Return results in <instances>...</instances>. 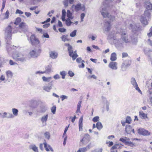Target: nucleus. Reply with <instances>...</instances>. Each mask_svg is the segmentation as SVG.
I'll use <instances>...</instances> for the list:
<instances>
[{
    "label": "nucleus",
    "mask_w": 152,
    "mask_h": 152,
    "mask_svg": "<svg viewBox=\"0 0 152 152\" xmlns=\"http://www.w3.org/2000/svg\"><path fill=\"white\" fill-rule=\"evenodd\" d=\"M120 140L122 142H123L125 144H126L127 142L125 140L124 137H123V138H121L120 139Z\"/></svg>",
    "instance_id": "obj_61"
},
{
    "label": "nucleus",
    "mask_w": 152,
    "mask_h": 152,
    "mask_svg": "<svg viewBox=\"0 0 152 152\" xmlns=\"http://www.w3.org/2000/svg\"><path fill=\"white\" fill-rule=\"evenodd\" d=\"M30 148L32 149L35 152H38V149L35 145H32L30 146Z\"/></svg>",
    "instance_id": "obj_28"
},
{
    "label": "nucleus",
    "mask_w": 152,
    "mask_h": 152,
    "mask_svg": "<svg viewBox=\"0 0 152 152\" xmlns=\"http://www.w3.org/2000/svg\"><path fill=\"white\" fill-rule=\"evenodd\" d=\"M67 16L68 18V19H72L73 18L72 13L70 11V10H67Z\"/></svg>",
    "instance_id": "obj_30"
},
{
    "label": "nucleus",
    "mask_w": 152,
    "mask_h": 152,
    "mask_svg": "<svg viewBox=\"0 0 152 152\" xmlns=\"http://www.w3.org/2000/svg\"><path fill=\"white\" fill-rule=\"evenodd\" d=\"M52 66L51 65H48L45 68V73H49L50 72L51 70Z\"/></svg>",
    "instance_id": "obj_32"
},
{
    "label": "nucleus",
    "mask_w": 152,
    "mask_h": 152,
    "mask_svg": "<svg viewBox=\"0 0 152 152\" xmlns=\"http://www.w3.org/2000/svg\"><path fill=\"white\" fill-rule=\"evenodd\" d=\"M48 115L47 114L45 115L42 117L41 120L42 123H44V122H46L48 118Z\"/></svg>",
    "instance_id": "obj_34"
},
{
    "label": "nucleus",
    "mask_w": 152,
    "mask_h": 152,
    "mask_svg": "<svg viewBox=\"0 0 152 152\" xmlns=\"http://www.w3.org/2000/svg\"><path fill=\"white\" fill-rule=\"evenodd\" d=\"M96 126L97 129L99 130L101 129L103 127L102 124L100 122H98L96 123Z\"/></svg>",
    "instance_id": "obj_35"
},
{
    "label": "nucleus",
    "mask_w": 152,
    "mask_h": 152,
    "mask_svg": "<svg viewBox=\"0 0 152 152\" xmlns=\"http://www.w3.org/2000/svg\"><path fill=\"white\" fill-rule=\"evenodd\" d=\"M70 19H68L65 20L66 25L67 26H70L71 23H73V22L70 21Z\"/></svg>",
    "instance_id": "obj_39"
},
{
    "label": "nucleus",
    "mask_w": 152,
    "mask_h": 152,
    "mask_svg": "<svg viewBox=\"0 0 152 152\" xmlns=\"http://www.w3.org/2000/svg\"><path fill=\"white\" fill-rule=\"evenodd\" d=\"M6 75L8 78H12L13 75L12 73L10 71H8L6 72Z\"/></svg>",
    "instance_id": "obj_38"
},
{
    "label": "nucleus",
    "mask_w": 152,
    "mask_h": 152,
    "mask_svg": "<svg viewBox=\"0 0 152 152\" xmlns=\"http://www.w3.org/2000/svg\"><path fill=\"white\" fill-rule=\"evenodd\" d=\"M43 144L44 145V147L45 148V149L47 151H50V150L52 151H53V150L51 146L49 145H47L46 142H44Z\"/></svg>",
    "instance_id": "obj_20"
},
{
    "label": "nucleus",
    "mask_w": 152,
    "mask_h": 152,
    "mask_svg": "<svg viewBox=\"0 0 152 152\" xmlns=\"http://www.w3.org/2000/svg\"><path fill=\"white\" fill-rule=\"evenodd\" d=\"M131 84L139 92L142 94V92L139 88L138 85L136 82L135 79L134 78H132L131 79Z\"/></svg>",
    "instance_id": "obj_10"
},
{
    "label": "nucleus",
    "mask_w": 152,
    "mask_h": 152,
    "mask_svg": "<svg viewBox=\"0 0 152 152\" xmlns=\"http://www.w3.org/2000/svg\"><path fill=\"white\" fill-rule=\"evenodd\" d=\"M130 39L128 38V36L126 32L124 30H122L121 32V39H118L115 43L116 47H119L122 46L124 42L126 43L129 42Z\"/></svg>",
    "instance_id": "obj_1"
},
{
    "label": "nucleus",
    "mask_w": 152,
    "mask_h": 152,
    "mask_svg": "<svg viewBox=\"0 0 152 152\" xmlns=\"http://www.w3.org/2000/svg\"><path fill=\"white\" fill-rule=\"evenodd\" d=\"M131 38L132 39V42L134 43H136L137 42V35L135 36L133 35V36H131Z\"/></svg>",
    "instance_id": "obj_33"
},
{
    "label": "nucleus",
    "mask_w": 152,
    "mask_h": 152,
    "mask_svg": "<svg viewBox=\"0 0 152 152\" xmlns=\"http://www.w3.org/2000/svg\"><path fill=\"white\" fill-rule=\"evenodd\" d=\"M41 51V49H39L37 50L35 49L32 50L29 53L30 55L33 57H37L39 55Z\"/></svg>",
    "instance_id": "obj_9"
},
{
    "label": "nucleus",
    "mask_w": 152,
    "mask_h": 152,
    "mask_svg": "<svg viewBox=\"0 0 152 152\" xmlns=\"http://www.w3.org/2000/svg\"><path fill=\"white\" fill-rule=\"evenodd\" d=\"M150 15V13L148 11V10H146L145 11L144 15V16L146 17H148Z\"/></svg>",
    "instance_id": "obj_51"
},
{
    "label": "nucleus",
    "mask_w": 152,
    "mask_h": 152,
    "mask_svg": "<svg viewBox=\"0 0 152 152\" xmlns=\"http://www.w3.org/2000/svg\"><path fill=\"white\" fill-rule=\"evenodd\" d=\"M109 18L110 21L111 22L115 20V17L113 16H111L110 15L109 18Z\"/></svg>",
    "instance_id": "obj_54"
},
{
    "label": "nucleus",
    "mask_w": 152,
    "mask_h": 152,
    "mask_svg": "<svg viewBox=\"0 0 152 152\" xmlns=\"http://www.w3.org/2000/svg\"><path fill=\"white\" fill-rule=\"evenodd\" d=\"M119 144H116L113 146L111 148V152H117L116 149L119 148L120 147L119 146Z\"/></svg>",
    "instance_id": "obj_26"
},
{
    "label": "nucleus",
    "mask_w": 152,
    "mask_h": 152,
    "mask_svg": "<svg viewBox=\"0 0 152 152\" xmlns=\"http://www.w3.org/2000/svg\"><path fill=\"white\" fill-rule=\"evenodd\" d=\"M68 35L67 34H65L62 35L61 37V38L62 40L64 42L66 41H69L70 39L68 38Z\"/></svg>",
    "instance_id": "obj_25"
},
{
    "label": "nucleus",
    "mask_w": 152,
    "mask_h": 152,
    "mask_svg": "<svg viewBox=\"0 0 152 152\" xmlns=\"http://www.w3.org/2000/svg\"><path fill=\"white\" fill-rule=\"evenodd\" d=\"M64 45L68 47L67 50L69 51V55L72 58L73 60H75L77 57L78 55L77 53H73L72 46L69 43H65Z\"/></svg>",
    "instance_id": "obj_3"
},
{
    "label": "nucleus",
    "mask_w": 152,
    "mask_h": 152,
    "mask_svg": "<svg viewBox=\"0 0 152 152\" xmlns=\"http://www.w3.org/2000/svg\"><path fill=\"white\" fill-rule=\"evenodd\" d=\"M14 117V115L11 113H7V115H6V118H12Z\"/></svg>",
    "instance_id": "obj_45"
},
{
    "label": "nucleus",
    "mask_w": 152,
    "mask_h": 152,
    "mask_svg": "<svg viewBox=\"0 0 152 152\" xmlns=\"http://www.w3.org/2000/svg\"><path fill=\"white\" fill-rule=\"evenodd\" d=\"M131 121V118L130 117L128 116L127 117L126 120V123H127L128 124H130V122Z\"/></svg>",
    "instance_id": "obj_53"
},
{
    "label": "nucleus",
    "mask_w": 152,
    "mask_h": 152,
    "mask_svg": "<svg viewBox=\"0 0 152 152\" xmlns=\"http://www.w3.org/2000/svg\"><path fill=\"white\" fill-rule=\"evenodd\" d=\"M12 111L14 115L16 116L18 115V109L15 108H12Z\"/></svg>",
    "instance_id": "obj_37"
},
{
    "label": "nucleus",
    "mask_w": 152,
    "mask_h": 152,
    "mask_svg": "<svg viewBox=\"0 0 152 152\" xmlns=\"http://www.w3.org/2000/svg\"><path fill=\"white\" fill-rule=\"evenodd\" d=\"M68 0H64V4L65 7H66L68 6Z\"/></svg>",
    "instance_id": "obj_57"
},
{
    "label": "nucleus",
    "mask_w": 152,
    "mask_h": 152,
    "mask_svg": "<svg viewBox=\"0 0 152 152\" xmlns=\"http://www.w3.org/2000/svg\"><path fill=\"white\" fill-rule=\"evenodd\" d=\"M59 31L61 32H64L66 31V29L64 28H60L58 29Z\"/></svg>",
    "instance_id": "obj_60"
},
{
    "label": "nucleus",
    "mask_w": 152,
    "mask_h": 152,
    "mask_svg": "<svg viewBox=\"0 0 152 152\" xmlns=\"http://www.w3.org/2000/svg\"><path fill=\"white\" fill-rule=\"evenodd\" d=\"M129 28V29H131L132 31L134 33L135 32V31L137 32L139 30V27L136 26L135 24H130ZM135 33L137 34V32H135Z\"/></svg>",
    "instance_id": "obj_13"
},
{
    "label": "nucleus",
    "mask_w": 152,
    "mask_h": 152,
    "mask_svg": "<svg viewBox=\"0 0 152 152\" xmlns=\"http://www.w3.org/2000/svg\"><path fill=\"white\" fill-rule=\"evenodd\" d=\"M144 6L147 10H152V4L149 1L147 0L144 2Z\"/></svg>",
    "instance_id": "obj_12"
},
{
    "label": "nucleus",
    "mask_w": 152,
    "mask_h": 152,
    "mask_svg": "<svg viewBox=\"0 0 152 152\" xmlns=\"http://www.w3.org/2000/svg\"><path fill=\"white\" fill-rule=\"evenodd\" d=\"M68 74L70 77H73L74 75V73L72 71H69L68 72Z\"/></svg>",
    "instance_id": "obj_59"
},
{
    "label": "nucleus",
    "mask_w": 152,
    "mask_h": 152,
    "mask_svg": "<svg viewBox=\"0 0 152 152\" xmlns=\"http://www.w3.org/2000/svg\"><path fill=\"white\" fill-rule=\"evenodd\" d=\"M42 78L44 81L45 82H49L51 79L52 78L51 77H46L45 76H43L42 77Z\"/></svg>",
    "instance_id": "obj_36"
},
{
    "label": "nucleus",
    "mask_w": 152,
    "mask_h": 152,
    "mask_svg": "<svg viewBox=\"0 0 152 152\" xmlns=\"http://www.w3.org/2000/svg\"><path fill=\"white\" fill-rule=\"evenodd\" d=\"M53 81L50 82L48 84V85H45L42 88L44 91L47 92H50V90L52 88V87L53 86V84L52 83Z\"/></svg>",
    "instance_id": "obj_11"
},
{
    "label": "nucleus",
    "mask_w": 152,
    "mask_h": 152,
    "mask_svg": "<svg viewBox=\"0 0 152 152\" xmlns=\"http://www.w3.org/2000/svg\"><path fill=\"white\" fill-rule=\"evenodd\" d=\"M87 150V148L83 147L79 148L77 152H86Z\"/></svg>",
    "instance_id": "obj_41"
},
{
    "label": "nucleus",
    "mask_w": 152,
    "mask_h": 152,
    "mask_svg": "<svg viewBox=\"0 0 152 152\" xmlns=\"http://www.w3.org/2000/svg\"><path fill=\"white\" fill-rule=\"evenodd\" d=\"M76 32L77 31L76 30H75L70 34V36L72 37H74L76 35Z\"/></svg>",
    "instance_id": "obj_46"
},
{
    "label": "nucleus",
    "mask_w": 152,
    "mask_h": 152,
    "mask_svg": "<svg viewBox=\"0 0 152 152\" xmlns=\"http://www.w3.org/2000/svg\"><path fill=\"white\" fill-rule=\"evenodd\" d=\"M128 55L127 53H122V58H124L126 57H128Z\"/></svg>",
    "instance_id": "obj_62"
},
{
    "label": "nucleus",
    "mask_w": 152,
    "mask_h": 152,
    "mask_svg": "<svg viewBox=\"0 0 152 152\" xmlns=\"http://www.w3.org/2000/svg\"><path fill=\"white\" fill-rule=\"evenodd\" d=\"M75 10H85V7L83 5L78 4L75 6Z\"/></svg>",
    "instance_id": "obj_21"
},
{
    "label": "nucleus",
    "mask_w": 152,
    "mask_h": 152,
    "mask_svg": "<svg viewBox=\"0 0 152 152\" xmlns=\"http://www.w3.org/2000/svg\"><path fill=\"white\" fill-rule=\"evenodd\" d=\"M101 13L104 18H109L110 14L107 10H102L100 11Z\"/></svg>",
    "instance_id": "obj_19"
},
{
    "label": "nucleus",
    "mask_w": 152,
    "mask_h": 152,
    "mask_svg": "<svg viewBox=\"0 0 152 152\" xmlns=\"http://www.w3.org/2000/svg\"><path fill=\"white\" fill-rule=\"evenodd\" d=\"M116 54L115 53H112L111 55L110 60L112 61H114L116 60Z\"/></svg>",
    "instance_id": "obj_29"
},
{
    "label": "nucleus",
    "mask_w": 152,
    "mask_h": 152,
    "mask_svg": "<svg viewBox=\"0 0 152 152\" xmlns=\"http://www.w3.org/2000/svg\"><path fill=\"white\" fill-rule=\"evenodd\" d=\"M147 55L150 59L152 61V51L149 50L148 52Z\"/></svg>",
    "instance_id": "obj_43"
},
{
    "label": "nucleus",
    "mask_w": 152,
    "mask_h": 152,
    "mask_svg": "<svg viewBox=\"0 0 152 152\" xmlns=\"http://www.w3.org/2000/svg\"><path fill=\"white\" fill-rule=\"evenodd\" d=\"M44 135L46 138L48 140L50 138V134L49 132H46L45 133Z\"/></svg>",
    "instance_id": "obj_48"
},
{
    "label": "nucleus",
    "mask_w": 152,
    "mask_h": 152,
    "mask_svg": "<svg viewBox=\"0 0 152 152\" xmlns=\"http://www.w3.org/2000/svg\"><path fill=\"white\" fill-rule=\"evenodd\" d=\"M83 117L82 116L80 118L79 121V131H82L83 130Z\"/></svg>",
    "instance_id": "obj_23"
},
{
    "label": "nucleus",
    "mask_w": 152,
    "mask_h": 152,
    "mask_svg": "<svg viewBox=\"0 0 152 152\" xmlns=\"http://www.w3.org/2000/svg\"><path fill=\"white\" fill-rule=\"evenodd\" d=\"M140 20L142 23L145 26L148 24V22L146 19V17L144 16H142L141 17Z\"/></svg>",
    "instance_id": "obj_16"
},
{
    "label": "nucleus",
    "mask_w": 152,
    "mask_h": 152,
    "mask_svg": "<svg viewBox=\"0 0 152 152\" xmlns=\"http://www.w3.org/2000/svg\"><path fill=\"white\" fill-rule=\"evenodd\" d=\"M82 101H79V102L78 103L77 106V110L76 111V113H77L79 112L80 113V108L81 107V104Z\"/></svg>",
    "instance_id": "obj_31"
},
{
    "label": "nucleus",
    "mask_w": 152,
    "mask_h": 152,
    "mask_svg": "<svg viewBox=\"0 0 152 152\" xmlns=\"http://www.w3.org/2000/svg\"><path fill=\"white\" fill-rule=\"evenodd\" d=\"M126 145L132 147H133L135 145V143H134L132 142L129 141H127Z\"/></svg>",
    "instance_id": "obj_42"
},
{
    "label": "nucleus",
    "mask_w": 152,
    "mask_h": 152,
    "mask_svg": "<svg viewBox=\"0 0 152 152\" xmlns=\"http://www.w3.org/2000/svg\"><path fill=\"white\" fill-rule=\"evenodd\" d=\"M124 62L121 65V69L123 71H125L127 67L131 64V61L129 60H125L123 59Z\"/></svg>",
    "instance_id": "obj_6"
},
{
    "label": "nucleus",
    "mask_w": 152,
    "mask_h": 152,
    "mask_svg": "<svg viewBox=\"0 0 152 152\" xmlns=\"http://www.w3.org/2000/svg\"><path fill=\"white\" fill-rule=\"evenodd\" d=\"M115 32H112L110 33L108 36L107 39H108L110 40H115V43L116 42L117 40L115 39Z\"/></svg>",
    "instance_id": "obj_15"
},
{
    "label": "nucleus",
    "mask_w": 152,
    "mask_h": 152,
    "mask_svg": "<svg viewBox=\"0 0 152 152\" xmlns=\"http://www.w3.org/2000/svg\"><path fill=\"white\" fill-rule=\"evenodd\" d=\"M90 140V135L88 134H85L83 138L80 140V145H82V144L84 145L88 143Z\"/></svg>",
    "instance_id": "obj_5"
},
{
    "label": "nucleus",
    "mask_w": 152,
    "mask_h": 152,
    "mask_svg": "<svg viewBox=\"0 0 152 152\" xmlns=\"http://www.w3.org/2000/svg\"><path fill=\"white\" fill-rule=\"evenodd\" d=\"M85 16V14L84 13H82L80 15L81 22L83 21V18Z\"/></svg>",
    "instance_id": "obj_56"
},
{
    "label": "nucleus",
    "mask_w": 152,
    "mask_h": 152,
    "mask_svg": "<svg viewBox=\"0 0 152 152\" xmlns=\"http://www.w3.org/2000/svg\"><path fill=\"white\" fill-rule=\"evenodd\" d=\"M102 149L100 148L95 150L93 152H102Z\"/></svg>",
    "instance_id": "obj_63"
},
{
    "label": "nucleus",
    "mask_w": 152,
    "mask_h": 152,
    "mask_svg": "<svg viewBox=\"0 0 152 152\" xmlns=\"http://www.w3.org/2000/svg\"><path fill=\"white\" fill-rule=\"evenodd\" d=\"M150 32L147 34V35L149 37L152 36V26L149 29Z\"/></svg>",
    "instance_id": "obj_52"
},
{
    "label": "nucleus",
    "mask_w": 152,
    "mask_h": 152,
    "mask_svg": "<svg viewBox=\"0 0 152 152\" xmlns=\"http://www.w3.org/2000/svg\"><path fill=\"white\" fill-rule=\"evenodd\" d=\"M20 28L22 29L23 31H27L28 29V26L25 23H22L19 25Z\"/></svg>",
    "instance_id": "obj_17"
},
{
    "label": "nucleus",
    "mask_w": 152,
    "mask_h": 152,
    "mask_svg": "<svg viewBox=\"0 0 152 152\" xmlns=\"http://www.w3.org/2000/svg\"><path fill=\"white\" fill-rule=\"evenodd\" d=\"M61 97L62 98L61 100L62 101H63L64 99H67V96L64 95H62Z\"/></svg>",
    "instance_id": "obj_58"
},
{
    "label": "nucleus",
    "mask_w": 152,
    "mask_h": 152,
    "mask_svg": "<svg viewBox=\"0 0 152 152\" xmlns=\"http://www.w3.org/2000/svg\"><path fill=\"white\" fill-rule=\"evenodd\" d=\"M99 116H96L94 117L92 119V121L93 122H97L99 120Z\"/></svg>",
    "instance_id": "obj_55"
},
{
    "label": "nucleus",
    "mask_w": 152,
    "mask_h": 152,
    "mask_svg": "<svg viewBox=\"0 0 152 152\" xmlns=\"http://www.w3.org/2000/svg\"><path fill=\"white\" fill-rule=\"evenodd\" d=\"M31 44L33 45H36L39 43V40L34 35H32L30 37Z\"/></svg>",
    "instance_id": "obj_7"
},
{
    "label": "nucleus",
    "mask_w": 152,
    "mask_h": 152,
    "mask_svg": "<svg viewBox=\"0 0 152 152\" xmlns=\"http://www.w3.org/2000/svg\"><path fill=\"white\" fill-rule=\"evenodd\" d=\"M57 53L55 51H51L50 52V57L52 58H57Z\"/></svg>",
    "instance_id": "obj_22"
},
{
    "label": "nucleus",
    "mask_w": 152,
    "mask_h": 152,
    "mask_svg": "<svg viewBox=\"0 0 152 152\" xmlns=\"http://www.w3.org/2000/svg\"><path fill=\"white\" fill-rule=\"evenodd\" d=\"M10 13L8 10H7L5 12V16L3 19V20L7 19L8 18L9 16V15Z\"/></svg>",
    "instance_id": "obj_44"
},
{
    "label": "nucleus",
    "mask_w": 152,
    "mask_h": 152,
    "mask_svg": "<svg viewBox=\"0 0 152 152\" xmlns=\"http://www.w3.org/2000/svg\"><path fill=\"white\" fill-rule=\"evenodd\" d=\"M60 74L62 76V78L63 79H64L65 78V76L66 75L65 71H64L60 72Z\"/></svg>",
    "instance_id": "obj_49"
},
{
    "label": "nucleus",
    "mask_w": 152,
    "mask_h": 152,
    "mask_svg": "<svg viewBox=\"0 0 152 152\" xmlns=\"http://www.w3.org/2000/svg\"><path fill=\"white\" fill-rule=\"evenodd\" d=\"M137 132L140 135L146 136L150 135V132L143 128H140L138 129Z\"/></svg>",
    "instance_id": "obj_8"
},
{
    "label": "nucleus",
    "mask_w": 152,
    "mask_h": 152,
    "mask_svg": "<svg viewBox=\"0 0 152 152\" xmlns=\"http://www.w3.org/2000/svg\"><path fill=\"white\" fill-rule=\"evenodd\" d=\"M12 28L11 26L9 25L5 29V38L7 41V44H10V40L11 39Z\"/></svg>",
    "instance_id": "obj_2"
},
{
    "label": "nucleus",
    "mask_w": 152,
    "mask_h": 152,
    "mask_svg": "<svg viewBox=\"0 0 152 152\" xmlns=\"http://www.w3.org/2000/svg\"><path fill=\"white\" fill-rule=\"evenodd\" d=\"M139 115L142 118L145 119L146 118H147V115L144 113L142 111H140L139 112Z\"/></svg>",
    "instance_id": "obj_27"
},
{
    "label": "nucleus",
    "mask_w": 152,
    "mask_h": 152,
    "mask_svg": "<svg viewBox=\"0 0 152 152\" xmlns=\"http://www.w3.org/2000/svg\"><path fill=\"white\" fill-rule=\"evenodd\" d=\"M125 131L128 134H130L132 130V127L129 125H127L126 126Z\"/></svg>",
    "instance_id": "obj_24"
},
{
    "label": "nucleus",
    "mask_w": 152,
    "mask_h": 152,
    "mask_svg": "<svg viewBox=\"0 0 152 152\" xmlns=\"http://www.w3.org/2000/svg\"><path fill=\"white\" fill-rule=\"evenodd\" d=\"M111 25L110 23L108 21L105 23L104 24V29L105 31H108L111 28Z\"/></svg>",
    "instance_id": "obj_18"
},
{
    "label": "nucleus",
    "mask_w": 152,
    "mask_h": 152,
    "mask_svg": "<svg viewBox=\"0 0 152 152\" xmlns=\"http://www.w3.org/2000/svg\"><path fill=\"white\" fill-rule=\"evenodd\" d=\"M148 44L152 47V41L150 39H148Z\"/></svg>",
    "instance_id": "obj_64"
},
{
    "label": "nucleus",
    "mask_w": 152,
    "mask_h": 152,
    "mask_svg": "<svg viewBox=\"0 0 152 152\" xmlns=\"http://www.w3.org/2000/svg\"><path fill=\"white\" fill-rule=\"evenodd\" d=\"M7 115V113L4 112L0 113V118H6V115Z\"/></svg>",
    "instance_id": "obj_40"
},
{
    "label": "nucleus",
    "mask_w": 152,
    "mask_h": 152,
    "mask_svg": "<svg viewBox=\"0 0 152 152\" xmlns=\"http://www.w3.org/2000/svg\"><path fill=\"white\" fill-rule=\"evenodd\" d=\"M21 19L19 18H17L15 20V21L14 23L16 25H17L18 23L21 21Z\"/></svg>",
    "instance_id": "obj_47"
},
{
    "label": "nucleus",
    "mask_w": 152,
    "mask_h": 152,
    "mask_svg": "<svg viewBox=\"0 0 152 152\" xmlns=\"http://www.w3.org/2000/svg\"><path fill=\"white\" fill-rule=\"evenodd\" d=\"M56 106H53L51 109V111L53 114L56 113Z\"/></svg>",
    "instance_id": "obj_50"
},
{
    "label": "nucleus",
    "mask_w": 152,
    "mask_h": 152,
    "mask_svg": "<svg viewBox=\"0 0 152 152\" xmlns=\"http://www.w3.org/2000/svg\"><path fill=\"white\" fill-rule=\"evenodd\" d=\"M23 56L20 53H18L13 55V58L16 61H20L24 62L26 61L25 58L23 57Z\"/></svg>",
    "instance_id": "obj_4"
},
{
    "label": "nucleus",
    "mask_w": 152,
    "mask_h": 152,
    "mask_svg": "<svg viewBox=\"0 0 152 152\" xmlns=\"http://www.w3.org/2000/svg\"><path fill=\"white\" fill-rule=\"evenodd\" d=\"M109 67L112 69L116 70L117 68V63L115 62H110L109 64Z\"/></svg>",
    "instance_id": "obj_14"
}]
</instances>
